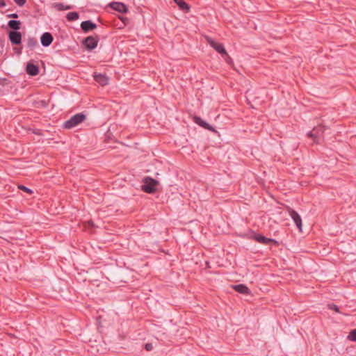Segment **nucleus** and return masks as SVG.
Wrapping results in <instances>:
<instances>
[{
    "mask_svg": "<svg viewBox=\"0 0 356 356\" xmlns=\"http://www.w3.org/2000/svg\"><path fill=\"white\" fill-rule=\"evenodd\" d=\"M66 17L68 21H75L79 19V13L76 12H70L67 13Z\"/></svg>",
    "mask_w": 356,
    "mask_h": 356,
    "instance_id": "nucleus-21",
    "label": "nucleus"
},
{
    "mask_svg": "<svg viewBox=\"0 0 356 356\" xmlns=\"http://www.w3.org/2000/svg\"><path fill=\"white\" fill-rule=\"evenodd\" d=\"M232 288L238 293L243 294V295H250L251 291L250 289L243 284H239L233 285Z\"/></svg>",
    "mask_w": 356,
    "mask_h": 356,
    "instance_id": "nucleus-9",
    "label": "nucleus"
},
{
    "mask_svg": "<svg viewBox=\"0 0 356 356\" xmlns=\"http://www.w3.org/2000/svg\"><path fill=\"white\" fill-rule=\"evenodd\" d=\"M348 339L353 341H356V329L352 330L348 337Z\"/></svg>",
    "mask_w": 356,
    "mask_h": 356,
    "instance_id": "nucleus-23",
    "label": "nucleus"
},
{
    "mask_svg": "<svg viewBox=\"0 0 356 356\" xmlns=\"http://www.w3.org/2000/svg\"><path fill=\"white\" fill-rule=\"evenodd\" d=\"M325 129V126L319 124L315 127L311 131L308 132L307 136L312 138L316 143H321Z\"/></svg>",
    "mask_w": 356,
    "mask_h": 356,
    "instance_id": "nucleus-4",
    "label": "nucleus"
},
{
    "mask_svg": "<svg viewBox=\"0 0 356 356\" xmlns=\"http://www.w3.org/2000/svg\"><path fill=\"white\" fill-rule=\"evenodd\" d=\"M174 1L177 4V6H179L180 10H181L186 13L189 12L190 6L184 1H183V0H174Z\"/></svg>",
    "mask_w": 356,
    "mask_h": 356,
    "instance_id": "nucleus-17",
    "label": "nucleus"
},
{
    "mask_svg": "<svg viewBox=\"0 0 356 356\" xmlns=\"http://www.w3.org/2000/svg\"><path fill=\"white\" fill-rule=\"evenodd\" d=\"M254 90H247V97H251L253 95Z\"/></svg>",
    "mask_w": 356,
    "mask_h": 356,
    "instance_id": "nucleus-29",
    "label": "nucleus"
},
{
    "mask_svg": "<svg viewBox=\"0 0 356 356\" xmlns=\"http://www.w3.org/2000/svg\"><path fill=\"white\" fill-rule=\"evenodd\" d=\"M94 79L101 86H106L108 82V78L103 74H95Z\"/></svg>",
    "mask_w": 356,
    "mask_h": 356,
    "instance_id": "nucleus-14",
    "label": "nucleus"
},
{
    "mask_svg": "<svg viewBox=\"0 0 356 356\" xmlns=\"http://www.w3.org/2000/svg\"><path fill=\"white\" fill-rule=\"evenodd\" d=\"M8 17L17 18L18 17L17 13H12L8 15Z\"/></svg>",
    "mask_w": 356,
    "mask_h": 356,
    "instance_id": "nucleus-28",
    "label": "nucleus"
},
{
    "mask_svg": "<svg viewBox=\"0 0 356 356\" xmlns=\"http://www.w3.org/2000/svg\"><path fill=\"white\" fill-rule=\"evenodd\" d=\"M6 6V2L4 0H0V7Z\"/></svg>",
    "mask_w": 356,
    "mask_h": 356,
    "instance_id": "nucleus-30",
    "label": "nucleus"
},
{
    "mask_svg": "<svg viewBox=\"0 0 356 356\" xmlns=\"http://www.w3.org/2000/svg\"><path fill=\"white\" fill-rule=\"evenodd\" d=\"M26 72L29 75L35 76L38 74L39 69L36 65L32 63H28L26 65Z\"/></svg>",
    "mask_w": 356,
    "mask_h": 356,
    "instance_id": "nucleus-15",
    "label": "nucleus"
},
{
    "mask_svg": "<svg viewBox=\"0 0 356 356\" xmlns=\"http://www.w3.org/2000/svg\"><path fill=\"white\" fill-rule=\"evenodd\" d=\"M110 6L113 10L122 13H126L127 12V7L121 2H112L110 3Z\"/></svg>",
    "mask_w": 356,
    "mask_h": 356,
    "instance_id": "nucleus-10",
    "label": "nucleus"
},
{
    "mask_svg": "<svg viewBox=\"0 0 356 356\" xmlns=\"http://www.w3.org/2000/svg\"><path fill=\"white\" fill-rule=\"evenodd\" d=\"M40 41L42 46L48 47L51 44L53 41V37L51 33L46 32L42 35Z\"/></svg>",
    "mask_w": 356,
    "mask_h": 356,
    "instance_id": "nucleus-11",
    "label": "nucleus"
},
{
    "mask_svg": "<svg viewBox=\"0 0 356 356\" xmlns=\"http://www.w3.org/2000/svg\"><path fill=\"white\" fill-rule=\"evenodd\" d=\"M193 121L195 123L198 124L199 126L203 127L205 129L216 131L215 129L210 125L209 123H207L206 121L203 120L199 116H194L193 117Z\"/></svg>",
    "mask_w": 356,
    "mask_h": 356,
    "instance_id": "nucleus-8",
    "label": "nucleus"
},
{
    "mask_svg": "<svg viewBox=\"0 0 356 356\" xmlns=\"http://www.w3.org/2000/svg\"><path fill=\"white\" fill-rule=\"evenodd\" d=\"M49 99L44 100H35L33 102V106L37 108H44L49 106Z\"/></svg>",
    "mask_w": 356,
    "mask_h": 356,
    "instance_id": "nucleus-16",
    "label": "nucleus"
},
{
    "mask_svg": "<svg viewBox=\"0 0 356 356\" xmlns=\"http://www.w3.org/2000/svg\"><path fill=\"white\" fill-rule=\"evenodd\" d=\"M86 118V116L83 113H76L65 122L63 127L67 129H72L83 122Z\"/></svg>",
    "mask_w": 356,
    "mask_h": 356,
    "instance_id": "nucleus-3",
    "label": "nucleus"
},
{
    "mask_svg": "<svg viewBox=\"0 0 356 356\" xmlns=\"http://www.w3.org/2000/svg\"><path fill=\"white\" fill-rule=\"evenodd\" d=\"M9 39L13 44H19L22 40L21 33L18 31H11L9 33Z\"/></svg>",
    "mask_w": 356,
    "mask_h": 356,
    "instance_id": "nucleus-12",
    "label": "nucleus"
},
{
    "mask_svg": "<svg viewBox=\"0 0 356 356\" xmlns=\"http://www.w3.org/2000/svg\"><path fill=\"white\" fill-rule=\"evenodd\" d=\"M97 27V25L90 20L83 21L81 24V28L84 32H88L93 30Z\"/></svg>",
    "mask_w": 356,
    "mask_h": 356,
    "instance_id": "nucleus-13",
    "label": "nucleus"
},
{
    "mask_svg": "<svg viewBox=\"0 0 356 356\" xmlns=\"http://www.w3.org/2000/svg\"><path fill=\"white\" fill-rule=\"evenodd\" d=\"M227 56V58H225V61L227 63H232V59L231 58V57L229 56H228L227 54L225 55Z\"/></svg>",
    "mask_w": 356,
    "mask_h": 356,
    "instance_id": "nucleus-27",
    "label": "nucleus"
},
{
    "mask_svg": "<svg viewBox=\"0 0 356 356\" xmlns=\"http://www.w3.org/2000/svg\"><path fill=\"white\" fill-rule=\"evenodd\" d=\"M289 214L290 217L293 219L294 223L296 224V227L298 228L300 231H302V218L298 214V213L293 210V209H289Z\"/></svg>",
    "mask_w": 356,
    "mask_h": 356,
    "instance_id": "nucleus-6",
    "label": "nucleus"
},
{
    "mask_svg": "<svg viewBox=\"0 0 356 356\" xmlns=\"http://www.w3.org/2000/svg\"><path fill=\"white\" fill-rule=\"evenodd\" d=\"M206 40L210 46L213 47L218 53L221 55H227V51L225 50L222 44L214 41L209 36L206 37Z\"/></svg>",
    "mask_w": 356,
    "mask_h": 356,
    "instance_id": "nucleus-5",
    "label": "nucleus"
},
{
    "mask_svg": "<svg viewBox=\"0 0 356 356\" xmlns=\"http://www.w3.org/2000/svg\"><path fill=\"white\" fill-rule=\"evenodd\" d=\"M33 133L34 134H36V135H40V131L39 129H35L33 131Z\"/></svg>",
    "mask_w": 356,
    "mask_h": 356,
    "instance_id": "nucleus-31",
    "label": "nucleus"
},
{
    "mask_svg": "<svg viewBox=\"0 0 356 356\" xmlns=\"http://www.w3.org/2000/svg\"><path fill=\"white\" fill-rule=\"evenodd\" d=\"M329 308H330V309H332V310H334V311L337 312H339V307H338L337 305H335V304H331V305H329Z\"/></svg>",
    "mask_w": 356,
    "mask_h": 356,
    "instance_id": "nucleus-24",
    "label": "nucleus"
},
{
    "mask_svg": "<svg viewBox=\"0 0 356 356\" xmlns=\"http://www.w3.org/2000/svg\"><path fill=\"white\" fill-rule=\"evenodd\" d=\"M18 188L29 195H32L33 193V190L22 184L18 186Z\"/></svg>",
    "mask_w": 356,
    "mask_h": 356,
    "instance_id": "nucleus-22",
    "label": "nucleus"
},
{
    "mask_svg": "<svg viewBox=\"0 0 356 356\" xmlns=\"http://www.w3.org/2000/svg\"><path fill=\"white\" fill-rule=\"evenodd\" d=\"M54 8L58 10H67L72 8L71 6H65L63 3H56L54 4Z\"/></svg>",
    "mask_w": 356,
    "mask_h": 356,
    "instance_id": "nucleus-18",
    "label": "nucleus"
},
{
    "mask_svg": "<svg viewBox=\"0 0 356 356\" xmlns=\"http://www.w3.org/2000/svg\"><path fill=\"white\" fill-rule=\"evenodd\" d=\"M145 349L147 351H151L153 349V346L150 343H147L145 345Z\"/></svg>",
    "mask_w": 356,
    "mask_h": 356,
    "instance_id": "nucleus-25",
    "label": "nucleus"
},
{
    "mask_svg": "<svg viewBox=\"0 0 356 356\" xmlns=\"http://www.w3.org/2000/svg\"><path fill=\"white\" fill-rule=\"evenodd\" d=\"M27 46L31 49H33L35 47L38 46L37 40L33 38H29L27 40Z\"/></svg>",
    "mask_w": 356,
    "mask_h": 356,
    "instance_id": "nucleus-19",
    "label": "nucleus"
},
{
    "mask_svg": "<svg viewBox=\"0 0 356 356\" xmlns=\"http://www.w3.org/2000/svg\"><path fill=\"white\" fill-rule=\"evenodd\" d=\"M248 238L254 239L257 242L264 244L268 245L270 243H273L275 244H277V241L275 239L267 238L265 236L257 234L252 230H249L248 233L245 234Z\"/></svg>",
    "mask_w": 356,
    "mask_h": 356,
    "instance_id": "nucleus-2",
    "label": "nucleus"
},
{
    "mask_svg": "<svg viewBox=\"0 0 356 356\" xmlns=\"http://www.w3.org/2000/svg\"><path fill=\"white\" fill-rule=\"evenodd\" d=\"M142 190L147 193H154L157 190L159 181L150 177H146L143 180Z\"/></svg>",
    "mask_w": 356,
    "mask_h": 356,
    "instance_id": "nucleus-1",
    "label": "nucleus"
},
{
    "mask_svg": "<svg viewBox=\"0 0 356 356\" xmlns=\"http://www.w3.org/2000/svg\"><path fill=\"white\" fill-rule=\"evenodd\" d=\"M83 43L87 49L92 50L97 46L98 38L94 36H89L83 40Z\"/></svg>",
    "mask_w": 356,
    "mask_h": 356,
    "instance_id": "nucleus-7",
    "label": "nucleus"
},
{
    "mask_svg": "<svg viewBox=\"0 0 356 356\" xmlns=\"http://www.w3.org/2000/svg\"><path fill=\"white\" fill-rule=\"evenodd\" d=\"M14 1L19 6H24L26 3V0H14Z\"/></svg>",
    "mask_w": 356,
    "mask_h": 356,
    "instance_id": "nucleus-26",
    "label": "nucleus"
},
{
    "mask_svg": "<svg viewBox=\"0 0 356 356\" xmlns=\"http://www.w3.org/2000/svg\"><path fill=\"white\" fill-rule=\"evenodd\" d=\"M8 26L12 29H14V30H18L20 29V22L19 21H17V20H10L8 22Z\"/></svg>",
    "mask_w": 356,
    "mask_h": 356,
    "instance_id": "nucleus-20",
    "label": "nucleus"
}]
</instances>
